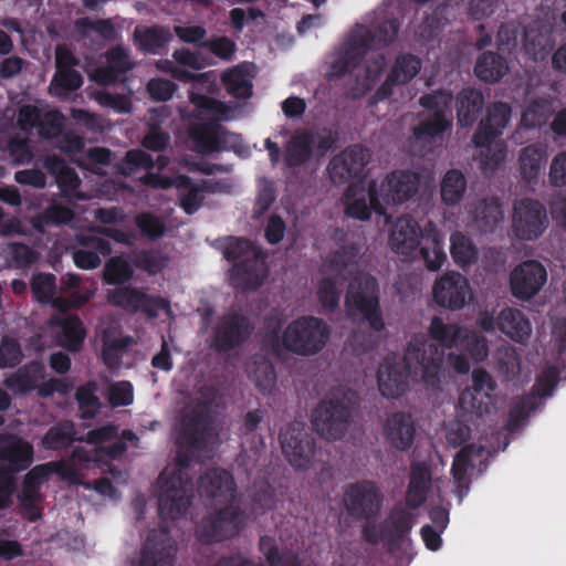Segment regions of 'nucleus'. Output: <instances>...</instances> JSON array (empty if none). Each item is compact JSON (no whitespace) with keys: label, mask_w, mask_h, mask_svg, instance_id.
Returning a JSON list of instances; mask_svg holds the SVG:
<instances>
[{"label":"nucleus","mask_w":566,"mask_h":566,"mask_svg":"<svg viewBox=\"0 0 566 566\" xmlns=\"http://www.w3.org/2000/svg\"><path fill=\"white\" fill-rule=\"evenodd\" d=\"M177 470L169 476L160 473L161 492L158 497V513L161 518L158 528L148 532L138 556L132 566H174L177 556V543L170 535L167 520H178L188 510L193 497V484L185 472L190 465L187 452H178Z\"/></svg>","instance_id":"nucleus-1"},{"label":"nucleus","mask_w":566,"mask_h":566,"mask_svg":"<svg viewBox=\"0 0 566 566\" xmlns=\"http://www.w3.org/2000/svg\"><path fill=\"white\" fill-rule=\"evenodd\" d=\"M199 492L224 507L203 517L197 525L196 535L203 544L220 543L237 536L245 526V514L240 506L232 505L237 484L224 469H211L199 479Z\"/></svg>","instance_id":"nucleus-2"},{"label":"nucleus","mask_w":566,"mask_h":566,"mask_svg":"<svg viewBox=\"0 0 566 566\" xmlns=\"http://www.w3.org/2000/svg\"><path fill=\"white\" fill-rule=\"evenodd\" d=\"M443 353L423 335H415L408 343L402 360L387 357L378 368L379 391L387 398H399L408 389L411 370H421L422 380L432 389L440 386Z\"/></svg>","instance_id":"nucleus-3"},{"label":"nucleus","mask_w":566,"mask_h":566,"mask_svg":"<svg viewBox=\"0 0 566 566\" xmlns=\"http://www.w3.org/2000/svg\"><path fill=\"white\" fill-rule=\"evenodd\" d=\"M280 332V323L269 329L263 339L264 347L275 356H280L285 349L308 357L318 354L325 347L332 328L323 318L303 315L289 323L282 336Z\"/></svg>","instance_id":"nucleus-4"},{"label":"nucleus","mask_w":566,"mask_h":566,"mask_svg":"<svg viewBox=\"0 0 566 566\" xmlns=\"http://www.w3.org/2000/svg\"><path fill=\"white\" fill-rule=\"evenodd\" d=\"M400 23L397 18L386 19L369 27L357 25L348 39L347 48L331 65L329 80L352 73L369 50H379L391 44L398 35Z\"/></svg>","instance_id":"nucleus-5"},{"label":"nucleus","mask_w":566,"mask_h":566,"mask_svg":"<svg viewBox=\"0 0 566 566\" xmlns=\"http://www.w3.org/2000/svg\"><path fill=\"white\" fill-rule=\"evenodd\" d=\"M390 249L402 255H409L420 247L426 268L438 271L447 260L443 239L433 227L423 234L418 222L410 216L397 218L389 234Z\"/></svg>","instance_id":"nucleus-6"},{"label":"nucleus","mask_w":566,"mask_h":566,"mask_svg":"<svg viewBox=\"0 0 566 566\" xmlns=\"http://www.w3.org/2000/svg\"><path fill=\"white\" fill-rule=\"evenodd\" d=\"M358 396L350 389H333L312 412V424L324 439H342L348 430Z\"/></svg>","instance_id":"nucleus-7"},{"label":"nucleus","mask_w":566,"mask_h":566,"mask_svg":"<svg viewBox=\"0 0 566 566\" xmlns=\"http://www.w3.org/2000/svg\"><path fill=\"white\" fill-rule=\"evenodd\" d=\"M223 254L233 262L230 282L235 290L254 291L263 284L268 275L264 256L249 239L231 237Z\"/></svg>","instance_id":"nucleus-8"},{"label":"nucleus","mask_w":566,"mask_h":566,"mask_svg":"<svg viewBox=\"0 0 566 566\" xmlns=\"http://www.w3.org/2000/svg\"><path fill=\"white\" fill-rule=\"evenodd\" d=\"M345 310L354 323L366 324L373 332L380 333L386 324L380 306L379 284L370 274L356 275L348 284Z\"/></svg>","instance_id":"nucleus-9"},{"label":"nucleus","mask_w":566,"mask_h":566,"mask_svg":"<svg viewBox=\"0 0 566 566\" xmlns=\"http://www.w3.org/2000/svg\"><path fill=\"white\" fill-rule=\"evenodd\" d=\"M338 133L331 128L312 130L307 128L296 129L284 147V165L286 168H300L313 158H323L336 149Z\"/></svg>","instance_id":"nucleus-10"},{"label":"nucleus","mask_w":566,"mask_h":566,"mask_svg":"<svg viewBox=\"0 0 566 566\" xmlns=\"http://www.w3.org/2000/svg\"><path fill=\"white\" fill-rule=\"evenodd\" d=\"M255 325L242 312L230 311L218 316L209 336V346L219 354L241 348L251 338Z\"/></svg>","instance_id":"nucleus-11"},{"label":"nucleus","mask_w":566,"mask_h":566,"mask_svg":"<svg viewBox=\"0 0 566 566\" xmlns=\"http://www.w3.org/2000/svg\"><path fill=\"white\" fill-rule=\"evenodd\" d=\"M343 505L347 515L355 521H376L384 505L381 488L367 479L349 483L344 490Z\"/></svg>","instance_id":"nucleus-12"},{"label":"nucleus","mask_w":566,"mask_h":566,"mask_svg":"<svg viewBox=\"0 0 566 566\" xmlns=\"http://www.w3.org/2000/svg\"><path fill=\"white\" fill-rule=\"evenodd\" d=\"M282 453L296 470H306L316 455L315 438L303 421H292L279 436Z\"/></svg>","instance_id":"nucleus-13"},{"label":"nucleus","mask_w":566,"mask_h":566,"mask_svg":"<svg viewBox=\"0 0 566 566\" xmlns=\"http://www.w3.org/2000/svg\"><path fill=\"white\" fill-rule=\"evenodd\" d=\"M548 227L545 206L533 198H523L514 203L512 230L522 241H535Z\"/></svg>","instance_id":"nucleus-14"},{"label":"nucleus","mask_w":566,"mask_h":566,"mask_svg":"<svg viewBox=\"0 0 566 566\" xmlns=\"http://www.w3.org/2000/svg\"><path fill=\"white\" fill-rule=\"evenodd\" d=\"M109 304L126 312L144 313L149 318H156L160 311L170 312L169 301L161 296L149 295L133 286H119L107 293Z\"/></svg>","instance_id":"nucleus-15"},{"label":"nucleus","mask_w":566,"mask_h":566,"mask_svg":"<svg viewBox=\"0 0 566 566\" xmlns=\"http://www.w3.org/2000/svg\"><path fill=\"white\" fill-rule=\"evenodd\" d=\"M212 415L208 401H197L182 417L180 443L188 448L203 449L212 429Z\"/></svg>","instance_id":"nucleus-16"},{"label":"nucleus","mask_w":566,"mask_h":566,"mask_svg":"<svg viewBox=\"0 0 566 566\" xmlns=\"http://www.w3.org/2000/svg\"><path fill=\"white\" fill-rule=\"evenodd\" d=\"M368 161V150L364 146L355 144L334 156L327 166V171L332 182L340 185L359 178Z\"/></svg>","instance_id":"nucleus-17"},{"label":"nucleus","mask_w":566,"mask_h":566,"mask_svg":"<svg viewBox=\"0 0 566 566\" xmlns=\"http://www.w3.org/2000/svg\"><path fill=\"white\" fill-rule=\"evenodd\" d=\"M546 280V269L539 261H524L511 273L512 294L518 300L527 301L542 290Z\"/></svg>","instance_id":"nucleus-18"},{"label":"nucleus","mask_w":566,"mask_h":566,"mask_svg":"<svg viewBox=\"0 0 566 566\" xmlns=\"http://www.w3.org/2000/svg\"><path fill=\"white\" fill-rule=\"evenodd\" d=\"M469 292V281L459 272L443 274L434 282L432 289L434 302L439 306L451 311L464 307Z\"/></svg>","instance_id":"nucleus-19"},{"label":"nucleus","mask_w":566,"mask_h":566,"mask_svg":"<svg viewBox=\"0 0 566 566\" xmlns=\"http://www.w3.org/2000/svg\"><path fill=\"white\" fill-rule=\"evenodd\" d=\"M511 106L505 102H495L486 107L485 117L482 118L472 136L475 147H484L495 142L510 123Z\"/></svg>","instance_id":"nucleus-20"},{"label":"nucleus","mask_w":566,"mask_h":566,"mask_svg":"<svg viewBox=\"0 0 566 566\" xmlns=\"http://www.w3.org/2000/svg\"><path fill=\"white\" fill-rule=\"evenodd\" d=\"M419 185V174L409 170H396L381 182L379 198L386 205L401 203L416 195Z\"/></svg>","instance_id":"nucleus-21"},{"label":"nucleus","mask_w":566,"mask_h":566,"mask_svg":"<svg viewBox=\"0 0 566 566\" xmlns=\"http://www.w3.org/2000/svg\"><path fill=\"white\" fill-rule=\"evenodd\" d=\"M523 43L528 53H536L543 49L542 36L533 30H527L515 21L502 23L496 34L497 50L502 53H513L518 43Z\"/></svg>","instance_id":"nucleus-22"},{"label":"nucleus","mask_w":566,"mask_h":566,"mask_svg":"<svg viewBox=\"0 0 566 566\" xmlns=\"http://www.w3.org/2000/svg\"><path fill=\"white\" fill-rule=\"evenodd\" d=\"M104 56L105 65L96 67L92 74V78L99 85H112L122 81L135 66L128 50L123 45L108 49Z\"/></svg>","instance_id":"nucleus-23"},{"label":"nucleus","mask_w":566,"mask_h":566,"mask_svg":"<svg viewBox=\"0 0 566 566\" xmlns=\"http://www.w3.org/2000/svg\"><path fill=\"white\" fill-rule=\"evenodd\" d=\"M44 468L41 464L32 468L24 475L21 491L18 494L21 510L30 522H36L42 515L39 503L42 501L41 484L48 480Z\"/></svg>","instance_id":"nucleus-24"},{"label":"nucleus","mask_w":566,"mask_h":566,"mask_svg":"<svg viewBox=\"0 0 566 566\" xmlns=\"http://www.w3.org/2000/svg\"><path fill=\"white\" fill-rule=\"evenodd\" d=\"M33 446L11 433H0V461L8 462L6 469L17 474L27 470L33 462Z\"/></svg>","instance_id":"nucleus-25"},{"label":"nucleus","mask_w":566,"mask_h":566,"mask_svg":"<svg viewBox=\"0 0 566 566\" xmlns=\"http://www.w3.org/2000/svg\"><path fill=\"white\" fill-rule=\"evenodd\" d=\"M56 290V277L52 273H39L33 276L31 281V292L39 303L48 304L53 303L55 307L66 310L69 307H81L90 301L88 293L78 294L74 293L70 301L62 297L53 300Z\"/></svg>","instance_id":"nucleus-26"},{"label":"nucleus","mask_w":566,"mask_h":566,"mask_svg":"<svg viewBox=\"0 0 566 566\" xmlns=\"http://www.w3.org/2000/svg\"><path fill=\"white\" fill-rule=\"evenodd\" d=\"M46 376L45 366L34 359L11 373L3 379V386L15 396L27 395L38 387V382Z\"/></svg>","instance_id":"nucleus-27"},{"label":"nucleus","mask_w":566,"mask_h":566,"mask_svg":"<svg viewBox=\"0 0 566 566\" xmlns=\"http://www.w3.org/2000/svg\"><path fill=\"white\" fill-rule=\"evenodd\" d=\"M384 434L387 442L395 449L405 451L415 440L416 426L411 415L398 411L386 421Z\"/></svg>","instance_id":"nucleus-28"},{"label":"nucleus","mask_w":566,"mask_h":566,"mask_svg":"<svg viewBox=\"0 0 566 566\" xmlns=\"http://www.w3.org/2000/svg\"><path fill=\"white\" fill-rule=\"evenodd\" d=\"M51 325L59 327L56 342L61 347L73 353L82 349L86 337V329L77 315L55 316L51 319Z\"/></svg>","instance_id":"nucleus-29"},{"label":"nucleus","mask_w":566,"mask_h":566,"mask_svg":"<svg viewBox=\"0 0 566 566\" xmlns=\"http://www.w3.org/2000/svg\"><path fill=\"white\" fill-rule=\"evenodd\" d=\"M412 528V514L405 509H394L381 523L382 542L389 551L397 549Z\"/></svg>","instance_id":"nucleus-30"},{"label":"nucleus","mask_w":566,"mask_h":566,"mask_svg":"<svg viewBox=\"0 0 566 566\" xmlns=\"http://www.w3.org/2000/svg\"><path fill=\"white\" fill-rule=\"evenodd\" d=\"M431 486V470L424 462L411 465L406 503L410 509H419L427 500Z\"/></svg>","instance_id":"nucleus-31"},{"label":"nucleus","mask_w":566,"mask_h":566,"mask_svg":"<svg viewBox=\"0 0 566 566\" xmlns=\"http://www.w3.org/2000/svg\"><path fill=\"white\" fill-rule=\"evenodd\" d=\"M497 329L512 340L525 344L531 336L532 325L522 311L505 307L499 313Z\"/></svg>","instance_id":"nucleus-32"},{"label":"nucleus","mask_w":566,"mask_h":566,"mask_svg":"<svg viewBox=\"0 0 566 566\" xmlns=\"http://www.w3.org/2000/svg\"><path fill=\"white\" fill-rule=\"evenodd\" d=\"M484 107L483 93L474 87L462 88L455 99L458 124L461 127H471Z\"/></svg>","instance_id":"nucleus-33"},{"label":"nucleus","mask_w":566,"mask_h":566,"mask_svg":"<svg viewBox=\"0 0 566 566\" xmlns=\"http://www.w3.org/2000/svg\"><path fill=\"white\" fill-rule=\"evenodd\" d=\"M172 32L167 25L154 24L136 28L134 31V41L138 49L148 54H159L172 41Z\"/></svg>","instance_id":"nucleus-34"},{"label":"nucleus","mask_w":566,"mask_h":566,"mask_svg":"<svg viewBox=\"0 0 566 566\" xmlns=\"http://www.w3.org/2000/svg\"><path fill=\"white\" fill-rule=\"evenodd\" d=\"M222 126L214 119L206 123H196L189 127V138L193 142L196 150L201 154H211L221 148L220 134Z\"/></svg>","instance_id":"nucleus-35"},{"label":"nucleus","mask_w":566,"mask_h":566,"mask_svg":"<svg viewBox=\"0 0 566 566\" xmlns=\"http://www.w3.org/2000/svg\"><path fill=\"white\" fill-rule=\"evenodd\" d=\"M509 72L506 59L496 52L484 51L481 53L474 65L475 76L484 83H497Z\"/></svg>","instance_id":"nucleus-36"},{"label":"nucleus","mask_w":566,"mask_h":566,"mask_svg":"<svg viewBox=\"0 0 566 566\" xmlns=\"http://www.w3.org/2000/svg\"><path fill=\"white\" fill-rule=\"evenodd\" d=\"M464 332V327L457 324H444L441 317L434 316L429 326L431 339H429L424 334L422 335L428 342L434 344L444 354V348L458 347Z\"/></svg>","instance_id":"nucleus-37"},{"label":"nucleus","mask_w":566,"mask_h":566,"mask_svg":"<svg viewBox=\"0 0 566 566\" xmlns=\"http://www.w3.org/2000/svg\"><path fill=\"white\" fill-rule=\"evenodd\" d=\"M76 441L75 424L71 420H61L50 427L41 439V446L45 450L62 451L70 448Z\"/></svg>","instance_id":"nucleus-38"},{"label":"nucleus","mask_w":566,"mask_h":566,"mask_svg":"<svg viewBox=\"0 0 566 566\" xmlns=\"http://www.w3.org/2000/svg\"><path fill=\"white\" fill-rule=\"evenodd\" d=\"M368 198L369 203H367V200L364 196L360 198H356L352 202H349L345 208L346 216L361 221H366L370 218L371 211H375L376 213L379 214H385V208L379 198L376 181L369 182Z\"/></svg>","instance_id":"nucleus-39"},{"label":"nucleus","mask_w":566,"mask_h":566,"mask_svg":"<svg viewBox=\"0 0 566 566\" xmlns=\"http://www.w3.org/2000/svg\"><path fill=\"white\" fill-rule=\"evenodd\" d=\"M467 191V178L459 169H450L443 176L440 184L442 202L447 206L458 205Z\"/></svg>","instance_id":"nucleus-40"},{"label":"nucleus","mask_w":566,"mask_h":566,"mask_svg":"<svg viewBox=\"0 0 566 566\" xmlns=\"http://www.w3.org/2000/svg\"><path fill=\"white\" fill-rule=\"evenodd\" d=\"M222 82L227 92L235 98H249L252 95L253 85L244 65H237L226 71L222 74Z\"/></svg>","instance_id":"nucleus-41"},{"label":"nucleus","mask_w":566,"mask_h":566,"mask_svg":"<svg viewBox=\"0 0 566 566\" xmlns=\"http://www.w3.org/2000/svg\"><path fill=\"white\" fill-rule=\"evenodd\" d=\"M421 65V60L415 54L401 53L396 57L388 73L389 81H394L398 85L407 84L418 75Z\"/></svg>","instance_id":"nucleus-42"},{"label":"nucleus","mask_w":566,"mask_h":566,"mask_svg":"<svg viewBox=\"0 0 566 566\" xmlns=\"http://www.w3.org/2000/svg\"><path fill=\"white\" fill-rule=\"evenodd\" d=\"M545 155V148L539 144L528 145L521 150L518 161L524 180L532 181L537 178Z\"/></svg>","instance_id":"nucleus-43"},{"label":"nucleus","mask_w":566,"mask_h":566,"mask_svg":"<svg viewBox=\"0 0 566 566\" xmlns=\"http://www.w3.org/2000/svg\"><path fill=\"white\" fill-rule=\"evenodd\" d=\"M450 242V252L455 264L465 268L476 262L479 252L469 237L454 232L451 234Z\"/></svg>","instance_id":"nucleus-44"},{"label":"nucleus","mask_w":566,"mask_h":566,"mask_svg":"<svg viewBox=\"0 0 566 566\" xmlns=\"http://www.w3.org/2000/svg\"><path fill=\"white\" fill-rule=\"evenodd\" d=\"M83 76L75 69L55 70L51 80L49 92L56 97H63L83 85Z\"/></svg>","instance_id":"nucleus-45"},{"label":"nucleus","mask_w":566,"mask_h":566,"mask_svg":"<svg viewBox=\"0 0 566 566\" xmlns=\"http://www.w3.org/2000/svg\"><path fill=\"white\" fill-rule=\"evenodd\" d=\"M259 549L270 566H301L296 555L280 551L275 539L269 535L260 537Z\"/></svg>","instance_id":"nucleus-46"},{"label":"nucleus","mask_w":566,"mask_h":566,"mask_svg":"<svg viewBox=\"0 0 566 566\" xmlns=\"http://www.w3.org/2000/svg\"><path fill=\"white\" fill-rule=\"evenodd\" d=\"M451 127V122L441 113H432L413 127V136L419 140H431L442 136Z\"/></svg>","instance_id":"nucleus-47"},{"label":"nucleus","mask_w":566,"mask_h":566,"mask_svg":"<svg viewBox=\"0 0 566 566\" xmlns=\"http://www.w3.org/2000/svg\"><path fill=\"white\" fill-rule=\"evenodd\" d=\"M177 187L185 189L179 196V203L187 214H193L203 202V188L192 184L190 177L182 175L177 178Z\"/></svg>","instance_id":"nucleus-48"},{"label":"nucleus","mask_w":566,"mask_h":566,"mask_svg":"<svg viewBox=\"0 0 566 566\" xmlns=\"http://www.w3.org/2000/svg\"><path fill=\"white\" fill-rule=\"evenodd\" d=\"M97 390L98 386L94 380H90L76 389L75 399L83 419H93L99 412L102 403L96 396Z\"/></svg>","instance_id":"nucleus-49"},{"label":"nucleus","mask_w":566,"mask_h":566,"mask_svg":"<svg viewBox=\"0 0 566 566\" xmlns=\"http://www.w3.org/2000/svg\"><path fill=\"white\" fill-rule=\"evenodd\" d=\"M552 114V104L548 99L536 97L525 106L521 123L526 128H536L543 126Z\"/></svg>","instance_id":"nucleus-50"},{"label":"nucleus","mask_w":566,"mask_h":566,"mask_svg":"<svg viewBox=\"0 0 566 566\" xmlns=\"http://www.w3.org/2000/svg\"><path fill=\"white\" fill-rule=\"evenodd\" d=\"M459 406L464 412L482 417L491 411L493 398L488 394L467 388L460 394Z\"/></svg>","instance_id":"nucleus-51"},{"label":"nucleus","mask_w":566,"mask_h":566,"mask_svg":"<svg viewBox=\"0 0 566 566\" xmlns=\"http://www.w3.org/2000/svg\"><path fill=\"white\" fill-rule=\"evenodd\" d=\"M342 284L343 279L339 276H327L321 281L317 296L325 312L332 313L338 307Z\"/></svg>","instance_id":"nucleus-52"},{"label":"nucleus","mask_w":566,"mask_h":566,"mask_svg":"<svg viewBox=\"0 0 566 566\" xmlns=\"http://www.w3.org/2000/svg\"><path fill=\"white\" fill-rule=\"evenodd\" d=\"M249 378L262 394H268L275 385L276 373L269 360L261 359L253 361L249 367Z\"/></svg>","instance_id":"nucleus-53"},{"label":"nucleus","mask_w":566,"mask_h":566,"mask_svg":"<svg viewBox=\"0 0 566 566\" xmlns=\"http://www.w3.org/2000/svg\"><path fill=\"white\" fill-rule=\"evenodd\" d=\"M74 218V212L71 208L61 205H53L48 207L40 216L33 220V228L43 232L44 227L49 224H66Z\"/></svg>","instance_id":"nucleus-54"},{"label":"nucleus","mask_w":566,"mask_h":566,"mask_svg":"<svg viewBox=\"0 0 566 566\" xmlns=\"http://www.w3.org/2000/svg\"><path fill=\"white\" fill-rule=\"evenodd\" d=\"M134 270L122 256H112L104 266L103 279L112 285L123 284L132 279Z\"/></svg>","instance_id":"nucleus-55"},{"label":"nucleus","mask_w":566,"mask_h":566,"mask_svg":"<svg viewBox=\"0 0 566 566\" xmlns=\"http://www.w3.org/2000/svg\"><path fill=\"white\" fill-rule=\"evenodd\" d=\"M537 408L535 396L525 395L515 399L507 416V427L511 430L520 428L531 412Z\"/></svg>","instance_id":"nucleus-56"},{"label":"nucleus","mask_w":566,"mask_h":566,"mask_svg":"<svg viewBox=\"0 0 566 566\" xmlns=\"http://www.w3.org/2000/svg\"><path fill=\"white\" fill-rule=\"evenodd\" d=\"M457 348L463 349L476 363L483 361L489 354L486 339L467 328Z\"/></svg>","instance_id":"nucleus-57"},{"label":"nucleus","mask_w":566,"mask_h":566,"mask_svg":"<svg viewBox=\"0 0 566 566\" xmlns=\"http://www.w3.org/2000/svg\"><path fill=\"white\" fill-rule=\"evenodd\" d=\"M476 219L485 230H493L503 219L502 205L497 198L483 199L476 209Z\"/></svg>","instance_id":"nucleus-58"},{"label":"nucleus","mask_w":566,"mask_h":566,"mask_svg":"<svg viewBox=\"0 0 566 566\" xmlns=\"http://www.w3.org/2000/svg\"><path fill=\"white\" fill-rule=\"evenodd\" d=\"M135 224L142 237L157 240L165 235L166 224L159 217L151 212H140L135 217Z\"/></svg>","instance_id":"nucleus-59"},{"label":"nucleus","mask_w":566,"mask_h":566,"mask_svg":"<svg viewBox=\"0 0 566 566\" xmlns=\"http://www.w3.org/2000/svg\"><path fill=\"white\" fill-rule=\"evenodd\" d=\"M558 380L559 369L556 366H548L537 376L530 395L535 396L536 401L537 398L548 397L553 394Z\"/></svg>","instance_id":"nucleus-60"},{"label":"nucleus","mask_w":566,"mask_h":566,"mask_svg":"<svg viewBox=\"0 0 566 566\" xmlns=\"http://www.w3.org/2000/svg\"><path fill=\"white\" fill-rule=\"evenodd\" d=\"M41 465L45 467L44 472L46 473L48 479L52 473H56L63 481L75 485L82 484L83 475L71 461H51Z\"/></svg>","instance_id":"nucleus-61"},{"label":"nucleus","mask_w":566,"mask_h":566,"mask_svg":"<svg viewBox=\"0 0 566 566\" xmlns=\"http://www.w3.org/2000/svg\"><path fill=\"white\" fill-rule=\"evenodd\" d=\"M23 359L20 343L9 336H3L0 343V368L17 367Z\"/></svg>","instance_id":"nucleus-62"},{"label":"nucleus","mask_w":566,"mask_h":566,"mask_svg":"<svg viewBox=\"0 0 566 566\" xmlns=\"http://www.w3.org/2000/svg\"><path fill=\"white\" fill-rule=\"evenodd\" d=\"M420 105L432 113H441L448 117L451 112L452 95L448 91L439 90L424 94L419 99Z\"/></svg>","instance_id":"nucleus-63"},{"label":"nucleus","mask_w":566,"mask_h":566,"mask_svg":"<svg viewBox=\"0 0 566 566\" xmlns=\"http://www.w3.org/2000/svg\"><path fill=\"white\" fill-rule=\"evenodd\" d=\"M201 49L209 50L214 56L223 61H231L235 51V42L226 36H212L200 43Z\"/></svg>","instance_id":"nucleus-64"}]
</instances>
